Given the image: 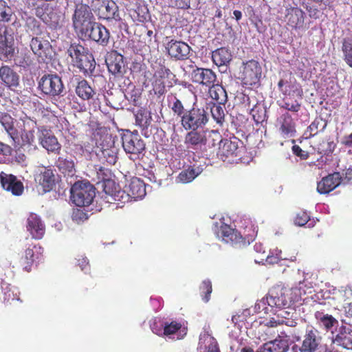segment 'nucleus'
Returning <instances> with one entry per match:
<instances>
[{"mask_svg": "<svg viewBox=\"0 0 352 352\" xmlns=\"http://www.w3.org/2000/svg\"><path fill=\"white\" fill-rule=\"evenodd\" d=\"M100 10V18L111 20L119 18L118 8L116 3L113 1L103 2Z\"/></svg>", "mask_w": 352, "mask_h": 352, "instance_id": "obj_27", "label": "nucleus"}, {"mask_svg": "<svg viewBox=\"0 0 352 352\" xmlns=\"http://www.w3.org/2000/svg\"><path fill=\"white\" fill-rule=\"evenodd\" d=\"M202 172L200 167H190L188 169L182 170L177 177V182L186 184L192 182Z\"/></svg>", "mask_w": 352, "mask_h": 352, "instance_id": "obj_30", "label": "nucleus"}, {"mask_svg": "<svg viewBox=\"0 0 352 352\" xmlns=\"http://www.w3.org/2000/svg\"><path fill=\"white\" fill-rule=\"evenodd\" d=\"M16 124H14V120L12 116L6 112H0V123L3 126L9 136L12 139L16 138L19 132H17L18 127V122L15 121Z\"/></svg>", "mask_w": 352, "mask_h": 352, "instance_id": "obj_26", "label": "nucleus"}, {"mask_svg": "<svg viewBox=\"0 0 352 352\" xmlns=\"http://www.w3.org/2000/svg\"><path fill=\"white\" fill-rule=\"evenodd\" d=\"M125 98L131 102L134 106L138 105V96L136 94H133L132 92L127 91L124 94Z\"/></svg>", "mask_w": 352, "mask_h": 352, "instance_id": "obj_58", "label": "nucleus"}, {"mask_svg": "<svg viewBox=\"0 0 352 352\" xmlns=\"http://www.w3.org/2000/svg\"><path fill=\"white\" fill-rule=\"evenodd\" d=\"M122 147L130 159L135 160L145 150V143L138 133L127 131L122 136Z\"/></svg>", "mask_w": 352, "mask_h": 352, "instance_id": "obj_4", "label": "nucleus"}, {"mask_svg": "<svg viewBox=\"0 0 352 352\" xmlns=\"http://www.w3.org/2000/svg\"><path fill=\"white\" fill-rule=\"evenodd\" d=\"M208 122V113L204 108L193 107L182 116L181 124L187 131L202 129Z\"/></svg>", "mask_w": 352, "mask_h": 352, "instance_id": "obj_3", "label": "nucleus"}, {"mask_svg": "<svg viewBox=\"0 0 352 352\" xmlns=\"http://www.w3.org/2000/svg\"><path fill=\"white\" fill-rule=\"evenodd\" d=\"M0 79L8 87H16L19 84V75L8 65L0 67Z\"/></svg>", "mask_w": 352, "mask_h": 352, "instance_id": "obj_22", "label": "nucleus"}, {"mask_svg": "<svg viewBox=\"0 0 352 352\" xmlns=\"http://www.w3.org/2000/svg\"><path fill=\"white\" fill-rule=\"evenodd\" d=\"M212 60L219 66L226 65L231 60V54L226 48H220L212 52Z\"/></svg>", "mask_w": 352, "mask_h": 352, "instance_id": "obj_35", "label": "nucleus"}, {"mask_svg": "<svg viewBox=\"0 0 352 352\" xmlns=\"http://www.w3.org/2000/svg\"><path fill=\"white\" fill-rule=\"evenodd\" d=\"M213 135L219 137V134L214 131L191 130L185 136L184 144L186 148L194 151H198L206 145L208 136Z\"/></svg>", "mask_w": 352, "mask_h": 352, "instance_id": "obj_6", "label": "nucleus"}, {"mask_svg": "<svg viewBox=\"0 0 352 352\" xmlns=\"http://www.w3.org/2000/svg\"><path fill=\"white\" fill-rule=\"evenodd\" d=\"M168 54L177 60L186 59L190 54V47L184 42L170 40L166 47Z\"/></svg>", "mask_w": 352, "mask_h": 352, "instance_id": "obj_13", "label": "nucleus"}, {"mask_svg": "<svg viewBox=\"0 0 352 352\" xmlns=\"http://www.w3.org/2000/svg\"><path fill=\"white\" fill-rule=\"evenodd\" d=\"M135 122L142 129H146L150 123V117L143 112H138L135 116Z\"/></svg>", "mask_w": 352, "mask_h": 352, "instance_id": "obj_46", "label": "nucleus"}, {"mask_svg": "<svg viewBox=\"0 0 352 352\" xmlns=\"http://www.w3.org/2000/svg\"><path fill=\"white\" fill-rule=\"evenodd\" d=\"M241 144L236 138H234L233 140H221L219 142V154L225 157L230 155L237 156L239 149V145Z\"/></svg>", "mask_w": 352, "mask_h": 352, "instance_id": "obj_24", "label": "nucleus"}, {"mask_svg": "<svg viewBox=\"0 0 352 352\" xmlns=\"http://www.w3.org/2000/svg\"><path fill=\"white\" fill-rule=\"evenodd\" d=\"M81 38L91 40L99 45L106 47L109 43L110 32L104 25L96 22Z\"/></svg>", "mask_w": 352, "mask_h": 352, "instance_id": "obj_8", "label": "nucleus"}, {"mask_svg": "<svg viewBox=\"0 0 352 352\" xmlns=\"http://www.w3.org/2000/svg\"><path fill=\"white\" fill-rule=\"evenodd\" d=\"M200 290L201 295L205 294L203 297V300L205 302H208L210 299V295L212 292V284L208 280H205L202 282L200 286Z\"/></svg>", "mask_w": 352, "mask_h": 352, "instance_id": "obj_47", "label": "nucleus"}, {"mask_svg": "<svg viewBox=\"0 0 352 352\" xmlns=\"http://www.w3.org/2000/svg\"><path fill=\"white\" fill-rule=\"evenodd\" d=\"M281 250L276 249L273 250L270 255L267 256L266 258V262L269 264H275L278 263V262L280 261V254Z\"/></svg>", "mask_w": 352, "mask_h": 352, "instance_id": "obj_49", "label": "nucleus"}, {"mask_svg": "<svg viewBox=\"0 0 352 352\" xmlns=\"http://www.w3.org/2000/svg\"><path fill=\"white\" fill-rule=\"evenodd\" d=\"M305 12L298 8H290L287 10L285 19L287 25L294 28H300L304 24Z\"/></svg>", "mask_w": 352, "mask_h": 352, "instance_id": "obj_23", "label": "nucleus"}, {"mask_svg": "<svg viewBox=\"0 0 352 352\" xmlns=\"http://www.w3.org/2000/svg\"><path fill=\"white\" fill-rule=\"evenodd\" d=\"M280 135L284 138H293L296 135V124L289 113L281 115L276 121Z\"/></svg>", "mask_w": 352, "mask_h": 352, "instance_id": "obj_12", "label": "nucleus"}, {"mask_svg": "<svg viewBox=\"0 0 352 352\" xmlns=\"http://www.w3.org/2000/svg\"><path fill=\"white\" fill-rule=\"evenodd\" d=\"M14 38L8 33V27L0 24V58L8 59L13 56Z\"/></svg>", "mask_w": 352, "mask_h": 352, "instance_id": "obj_9", "label": "nucleus"}, {"mask_svg": "<svg viewBox=\"0 0 352 352\" xmlns=\"http://www.w3.org/2000/svg\"><path fill=\"white\" fill-rule=\"evenodd\" d=\"M78 265L81 267V270L84 271L85 273H87L89 270V267L88 266L87 258L82 257L81 259H78Z\"/></svg>", "mask_w": 352, "mask_h": 352, "instance_id": "obj_60", "label": "nucleus"}, {"mask_svg": "<svg viewBox=\"0 0 352 352\" xmlns=\"http://www.w3.org/2000/svg\"><path fill=\"white\" fill-rule=\"evenodd\" d=\"M12 152V148L10 146L0 142V155L10 156L11 155Z\"/></svg>", "mask_w": 352, "mask_h": 352, "instance_id": "obj_57", "label": "nucleus"}, {"mask_svg": "<svg viewBox=\"0 0 352 352\" xmlns=\"http://www.w3.org/2000/svg\"><path fill=\"white\" fill-rule=\"evenodd\" d=\"M60 144L54 136H45V149L48 152L57 153L60 150Z\"/></svg>", "mask_w": 352, "mask_h": 352, "instance_id": "obj_43", "label": "nucleus"}, {"mask_svg": "<svg viewBox=\"0 0 352 352\" xmlns=\"http://www.w3.org/2000/svg\"><path fill=\"white\" fill-rule=\"evenodd\" d=\"M211 115L213 119L218 123L222 124L224 121V109L219 104H213L210 108Z\"/></svg>", "mask_w": 352, "mask_h": 352, "instance_id": "obj_42", "label": "nucleus"}, {"mask_svg": "<svg viewBox=\"0 0 352 352\" xmlns=\"http://www.w3.org/2000/svg\"><path fill=\"white\" fill-rule=\"evenodd\" d=\"M289 290L286 288L276 286L272 288L265 298L261 300L263 304H267L270 307L284 308L288 307L290 302L287 296Z\"/></svg>", "mask_w": 352, "mask_h": 352, "instance_id": "obj_7", "label": "nucleus"}, {"mask_svg": "<svg viewBox=\"0 0 352 352\" xmlns=\"http://www.w3.org/2000/svg\"><path fill=\"white\" fill-rule=\"evenodd\" d=\"M280 320L281 319H280V318H272L267 322V325L271 327H276L277 324H282V322H280Z\"/></svg>", "mask_w": 352, "mask_h": 352, "instance_id": "obj_63", "label": "nucleus"}, {"mask_svg": "<svg viewBox=\"0 0 352 352\" xmlns=\"http://www.w3.org/2000/svg\"><path fill=\"white\" fill-rule=\"evenodd\" d=\"M280 322H282V324H285L289 327H295L296 324V322L294 320L291 319V318L286 320L281 319Z\"/></svg>", "mask_w": 352, "mask_h": 352, "instance_id": "obj_64", "label": "nucleus"}, {"mask_svg": "<svg viewBox=\"0 0 352 352\" xmlns=\"http://www.w3.org/2000/svg\"><path fill=\"white\" fill-rule=\"evenodd\" d=\"M292 151L296 155L300 157L301 159L305 160L309 156L308 153L302 150V148L298 145L293 146Z\"/></svg>", "mask_w": 352, "mask_h": 352, "instance_id": "obj_56", "label": "nucleus"}, {"mask_svg": "<svg viewBox=\"0 0 352 352\" xmlns=\"http://www.w3.org/2000/svg\"><path fill=\"white\" fill-rule=\"evenodd\" d=\"M34 248L35 250L30 248L25 250V254L21 259V265L27 272L30 271L31 266L34 261V252H37L38 249H39V250H42V248L41 246L38 248L36 245H34Z\"/></svg>", "mask_w": 352, "mask_h": 352, "instance_id": "obj_36", "label": "nucleus"}, {"mask_svg": "<svg viewBox=\"0 0 352 352\" xmlns=\"http://www.w3.org/2000/svg\"><path fill=\"white\" fill-rule=\"evenodd\" d=\"M30 47L33 53L38 56V62L44 60L42 55L44 52L43 48V37L42 34H39L38 36L33 37L30 42Z\"/></svg>", "mask_w": 352, "mask_h": 352, "instance_id": "obj_34", "label": "nucleus"}, {"mask_svg": "<svg viewBox=\"0 0 352 352\" xmlns=\"http://www.w3.org/2000/svg\"><path fill=\"white\" fill-rule=\"evenodd\" d=\"M0 182L2 188L14 196H21L24 191L23 184L12 174L4 172L0 173Z\"/></svg>", "mask_w": 352, "mask_h": 352, "instance_id": "obj_11", "label": "nucleus"}, {"mask_svg": "<svg viewBox=\"0 0 352 352\" xmlns=\"http://www.w3.org/2000/svg\"><path fill=\"white\" fill-rule=\"evenodd\" d=\"M190 0H176L175 6L182 9L190 8Z\"/></svg>", "mask_w": 352, "mask_h": 352, "instance_id": "obj_61", "label": "nucleus"}, {"mask_svg": "<svg viewBox=\"0 0 352 352\" xmlns=\"http://www.w3.org/2000/svg\"><path fill=\"white\" fill-rule=\"evenodd\" d=\"M243 76L245 83L255 84L261 76V68L258 63L254 60L247 62L243 68Z\"/></svg>", "mask_w": 352, "mask_h": 352, "instance_id": "obj_15", "label": "nucleus"}, {"mask_svg": "<svg viewBox=\"0 0 352 352\" xmlns=\"http://www.w3.org/2000/svg\"><path fill=\"white\" fill-rule=\"evenodd\" d=\"M88 219V215L82 210L78 209L74 211L72 219L77 223H80Z\"/></svg>", "mask_w": 352, "mask_h": 352, "instance_id": "obj_51", "label": "nucleus"}, {"mask_svg": "<svg viewBox=\"0 0 352 352\" xmlns=\"http://www.w3.org/2000/svg\"><path fill=\"white\" fill-rule=\"evenodd\" d=\"M342 51L346 63L352 67V38H345L344 39Z\"/></svg>", "mask_w": 352, "mask_h": 352, "instance_id": "obj_39", "label": "nucleus"}, {"mask_svg": "<svg viewBox=\"0 0 352 352\" xmlns=\"http://www.w3.org/2000/svg\"><path fill=\"white\" fill-rule=\"evenodd\" d=\"M86 74H91L95 69L96 62L91 54L86 53L75 65Z\"/></svg>", "mask_w": 352, "mask_h": 352, "instance_id": "obj_29", "label": "nucleus"}, {"mask_svg": "<svg viewBox=\"0 0 352 352\" xmlns=\"http://www.w3.org/2000/svg\"><path fill=\"white\" fill-rule=\"evenodd\" d=\"M341 144L348 148V153L352 154V133L348 135H345L342 138Z\"/></svg>", "mask_w": 352, "mask_h": 352, "instance_id": "obj_54", "label": "nucleus"}, {"mask_svg": "<svg viewBox=\"0 0 352 352\" xmlns=\"http://www.w3.org/2000/svg\"><path fill=\"white\" fill-rule=\"evenodd\" d=\"M171 109L173 111L179 116H182L184 112V108L182 103V102L177 98H174V101L173 102Z\"/></svg>", "mask_w": 352, "mask_h": 352, "instance_id": "obj_48", "label": "nucleus"}, {"mask_svg": "<svg viewBox=\"0 0 352 352\" xmlns=\"http://www.w3.org/2000/svg\"><path fill=\"white\" fill-rule=\"evenodd\" d=\"M309 216L306 212H300L297 214L295 219V224L299 226H303L308 223Z\"/></svg>", "mask_w": 352, "mask_h": 352, "instance_id": "obj_50", "label": "nucleus"}, {"mask_svg": "<svg viewBox=\"0 0 352 352\" xmlns=\"http://www.w3.org/2000/svg\"><path fill=\"white\" fill-rule=\"evenodd\" d=\"M63 85L61 79L56 74L45 75V94L56 96L61 93Z\"/></svg>", "mask_w": 352, "mask_h": 352, "instance_id": "obj_25", "label": "nucleus"}, {"mask_svg": "<svg viewBox=\"0 0 352 352\" xmlns=\"http://www.w3.org/2000/svg\"><path fill=\"white\" fill-rule=\"evenodd\" d=\"M70 192L73 203L77 206L85 207L92 203L96 196V188L89 182L78 181L72 186Z\"/></svg>", "mask_w": 352, "mask_h": 352, "instance_id": "obj_2", "label": "nucleus"}, {"mask_svg": "<svg viewBox=\"0 0 352 352\" xmlns=\"http://www.w3.org/2000/svg\"><path fill=\"white\" fill-rule=\"evenodd\" d=\"M17 136L16 138L12 139L14 142H19L21 140L23 145H32L34 147L36 146V140L34 135V131L27 128V124L24 120H19L18 122Z\"/></svg>", "mask_w": 352, "mask_h": 352, "instance_id": "obj_17", "label": "nucleus"}, {"mask_svg": "<svg viewBox=\"0 0 352 352\" xmlns=\"http://www.w3.org/2000/svg\"><path fill=\"white\" fill-rule=\"evenodd\" d=\"M321 322L323 326H324L327 329H330L336 323H338V321L333 318L331 316L325 315L323 316L320 318Z\"/></svg>", "mask_w": 352, "mask_h": 352, "instance_id": "obj_53", "label": "nucleus"}, {"mask_svg": "<svg viewBox=\"0 0 352 352\" xmlns=\"http://www.w3.org/2000/svg\"><path fill=\"white\" fill-rule=\"evenodd\" d=\"M198 351L199 352H219L216 340L208 331H204L200 334Z\"/></svg>", "mask_w": 352, "mask_h": 352, "instance_id": "obj_20", "label": "nucleus"}, {"mask_svg": "<svg viewBox=\"0 0 352 352\" xmlns=\"http://www.w3.org/2000/svg\"><path fill=\"white\" fill-rule=\"evenodd\" d=\"M47 17L48 19H45V23H47L50 28L56 29L60 26L63 21L64 14L61 11L56 9L47 13Z\"/></svg>", "mask_w": 352, "mask_h": 352, "instance_id": "obj_37", "label": "nucleus"}, {"mask_svg": "<svg viewBox=\"0 0 352 352\" xmlns=\"http://www.w3.org/2000/svg\"><path fill=\"white\" fill-rule=\"evenodd\" d=\"M288 349V340L278 336L274 340L265 343L256 352H287Z\"/></svg>", "mask_w": 352, "mask_h": 352, "instance_id": "obj_19", "label": "nucleus"}, {"mask_svg": "<svg viewBox=\"0 0 352 352\" xmlns=\"http://www.w3.org/2000/svg\"><path fill=\"white\" fill-rule=\"evenodd\" d=\"M217 234L222 239V241L231 245H236L242 241L240 233L227 225L221 226Z\"/></svg>", "mask_w": 352, "mask_h": 352, "instance_id": "obj_21", "label": "nucleus"}, {"mask_svg": "<svg viewBox=\"0 0 352 352\" xmlns=\"http://www.w3.org/2000/svg\"><path fill=\"white\" fill-rule=\"evenodd\" d=\"M294 312V311H289L285 309H280L279 312L276 315V318H280V319H289V318H292Z\"/></svg>", "mask_w": 352, "mask_h": 352, "instance_id": "obj_59", "label": "nucleus"}, {"mask_svg": "<svg viewBox=\"0 0 352 352\" xmlns=\"http://www.w3.org/2000/svg\"><path fill=\"white\" fill-rule=\"evenodd\" d=\"M152 331L157 335H163V327L160 325V328H157L156 322L151 324Z\"/></svg>", "mask_w": 352, "mask_h": 352, "instance_id": "obj_62", "label": "nucleus"}, {"mask_svg": "<svg viewBox=\"0 0 352 352\" xmlns=\"http://www.w3.org/2000/svg\"><path fill=\"white\" fill-rule=\"evenodd\" d=\"M102 156L109 164H115L117 161L116 149L104 148L102 150Z\"/></svg>", "mask_w": 352, "mask_h": 352, "instance_id": "obj_45", "label": "nucleus"}, {"mask_svg": "<svg viewBox=\"0 0 352 352\" xmlns=\"http://www.w3.org/2000/svg\"><path fill=\"white\" fill-rule=\"evenodd\" d=\"M300 104L296 101H287L285 102L283 107L287 110L292 111V112H298L300 109Z\"/></svg>", "mask_w": 352, "mask_h": 352, "instance_id": "obj_55", "label": "nucleus"}, {"mask_svg": "<svg viewBox=\"0 0 352 352\" xmlns=\"http://www.w3.org/2000/svg\"><path fill=\"white\" fill-rule=\"evenodd\" d=\"M209 94L210 97L217 100L219 104H223L227 101V94L224 88L215 82L209 87Z\"/></svg>", "mask_w": 352, "mask_h": 352, "instance_id": "obj_32", "label": "nucleus"}, {"mask_svg": "<svg viewBox=\"0 0 352 352\" xmlns=\"http://www.w3.org/2000/svg\"><path fill=\"white\" fill-rule=\"evenodd\" d=\"M188 67L192 69L191 79L193 82L209 87L216 82L217 76L212 69L194 67L192 65Z\"/></svg>", "mask_w": 352, "mask_h": 352, "instance_id": "obj_10", "label": "nucleus"}, {"mask_svg": "<svg viewBox=\"0 0 352 352\" xmlns=\"http://www.w3.org/2000/svg\"><path fill=\"white\" fill-rule=\"evenodd\" d=\"M332 342L344 349H352V330L341 326L336 333L332 332Z\"/></svg>", "mask_w": 352, "mask_h": 352, "instance_id": "obj_14", "label": "nucleus"}, {"mask_svg": "<svg viewBox=\"0 0 352 352\" xmlns=\"http://www.w3.org/2000/svg\"><path fill=\"white\" fill-rule=\"evenodd\" d=\"M108 69L113 74L122 73L123 65L122 62L112 61L107 63Z\"/></svg>", "mask_w": 352, "mask_h": 352, "instance_id": "obj_52", "label": "nucleus"}, {"mask_svg": "<svg viewBox=\"0 0 352 352\" xmlns=\"http://www.w3.org/2000/svg\"><path fill=\"white\" fill-rule=\"evenodd\" d=\"M250 113L256 123H262L267 119V110L263 102H256L250 109Z\"/></svg>", "mask_w": 352, "mask_h": 352, "instance_id": "obj_31", "label": "nucleus"}, {"mask_svg": "<svg viewBox=\"0 0 352 352\" xmlns=\"http://www.w3.org/2000/svg\"><path fill=\"white\" fill-rule=\"evenodd\" d=\"M340 182L341 177L339 173L329 175L318 183L317 191L320 194L329 193L338 186Z\"/></svg>", "mask_w": 352, "mask_h": 352, "instance_id": "obj_16", "label": "nucleus"}, {"mask_svg": "<svg viewBox=\"0 0 352 352\" xmlns=\"http://www.w3.org/2000/svg\"><path fill=\"white\" fill-rule=\"evenodd\" d=\"M67 52L71 57L74 65L86 54L85 48L80 45H71Z\"/></svg>", "mask_w": 352, "mask_h": 352, "instance_id": "obj_38", "label": "nucleus"}, {"mask_svg": "<svg viewBox=\"0 0 352 352\" xmlns=\"http://www.w3.org/2000/svg\"><path fill=\"white\" fill-rule=\"evenodd\" d=\"M146 195V186L142 180L138 177L132 178L129 184L124 186V190L112 192L111 195L115 197V199H121L124 202L128 201L129 198L136 200L138 199L143 198Z\"/></svg>", "mask_w": 352, "mask_h": 352, "instance_id": "obj_5", "label": "nucleus"}, {"mask_svg": "<svg viewBox=\"0 0 352 352\" xmlns=\"http://www.w3.org/2000/svg\"><path fill=\"white\" fill-rule=\"evenodd\" d=\"M161 326L163 327V335L166 336L173 335L182 327L181 324L175 321L164 322Z\"/></svg>", "mask_w": 352, "mask_h": 352, "instance_id": "obj_44", "label": "nucleus"}, {"mask_svg": "<svg viewBox=\"0 0 352 352\" xmlns=\"http://www.w3.org/2000/svg\"><path fill=\"white\" fill-rule=\"evenodd\" d=\"M96 22L95 16L89 6L84 3L76 6L72 23L76 32L80 38Z\"/></svg>", "mask_w": 352, "mask_h": 352, "instance_id": "obj_1", "label": "nucleus"}, {"mask_svg": "<svg viewBox=\"0 0 352 352\" xmlns=\"http://www.w3.org/2000/svg\"><path fill=\"white\" fill-rule=\"evenodd\" d=\"M77 95L83 100H89L94 95L93 89L85 80H82L78 82L76 87Z\"/></svg>", "mask_w": 352, "mask_h": 352, "instance_id": "obj_33", "label": "nucleus"}, {"mask_svg": "<svg viewBox=\"0 0 352 352\" xmlns=\"http://www.w3.org/2000/svg\"><path fill=\"white\" fill-rule=\"evenodd\" d=\"M27 229L35 239H41L44 236V228L41 218L31 213L28 218Z\"/></svg>", "mask_w": 352, "mask_h": 352, "instance_id": "obj_18", "label": "nucleus"}, {"mask_svg": "<svg viewBox=\"0 0 352 352\" xmlns=\"http://www.w3.org/2000/svg\"><path fill=\"white\" fill-rule=\"evenodd\" d=\"M59 177L55 174L51 168H45V192L54 191L55 199L59 195L56 192V188L58 186Z\"/></svg>", "mask_w": 352, "mask_h": 352, "instance_id": "obj_28", "label": "nucleus"}, {"mask_svg": "<svg viewBox=\"0 0 352 352\" xmlns=\"http://www.w3.org/2000/svg\"><path fill=\"white\" fill-rule=\"evenodd\" d=\"M327 126V123L322 118H318L309 125L307 133H309V137L314 136L319 131H323Z\"/></svg>", "mask_w": 352, "mask_h": 352, "instance_id": "obj_40", "label": "nucleus"}, {"mask_svg": "<svg viewBox=\"0 0 352 352\" xmlns=\"http://www.w3.org/2000/svg\"><path fill=\"white\" fill-rule=\"evenodd\" d=\"M12 14V10L6 1L0 0V22H9Z\"/></svg>", "mask_w": 352, "mask_h": 352, "instance_id": "obj_41", "label": "nucleus"}]
</instances>
